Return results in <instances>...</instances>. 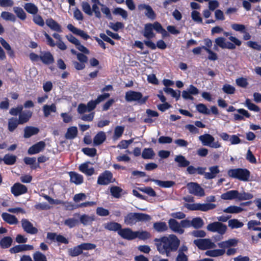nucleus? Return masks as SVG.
Masks as SVG:
<instances>
[{
  "mask_svg": "<svg viewBox=\"0 0 261 261\" xmlns=\"http://www.w3.org/2000/svg\"><path fill=\"white\" fill-rule=\"evenodd\" d=\"M154 241L159 252L161 254H166L169 256L171 251H175L180 244V240L174 234L155 239Z\"/></svg>",
  "mask_w": 261,
  "mask_h": 261,
  "instance_id": "nucleus-1",
  "label": "nucleus"
},
{
  "mask_svg": "<svg viewBox=\"0 0 261 261\" xmlns=\"http://www.w3.org/2000/svg\"><path fill=\"white\" fill-rule=\"evenodd\" d=\"M223 34L225 36L228 37V39L232 43L226 41L225 38L223 37H218L215 40V44L220 47L224 49H234L236 46H240L242 42L239 39L231 35V33L229 32H224Z\"/></svg>",
  "mask_w": 261,
  "mask_h": 261,
  "instance_id": "nucleus-2",
  "label": "nucleus"
},
{
  "mask_svg": "<svg viewBox=\"0 0 261 261\" xmlns=\"http://www.w3.org/2000/svg\"><path fill=\"white\" fill-rule=\"evenodd\" d=\"M151 219L149 215L140 213H130L124 217V223L127 225L132 226L138 222L148 221Z\"/></svg>",
  "mask_w": 261,
  "mask_h": 261,
  "instance_id": "nucleus-3",
  "label": "nucleus"
},
{
  "mask_svg": "<svg viewBox=\"0 0 261 261\" xmlns=\"http://www.w3.org/2000/svg\"><path fill=\"white\" fill-rule=\"evenodd\" d=\"M149 96H143L140 92L129 90L125 93V99L126 101L129 102H137V103L142 105L146 103Z\"/></svg>",
  "mask_w": 261,
  "mask_h": 261,
  "instance_id": "nucleus-4",
  "label": "nucleus"
},
{
  "mask_svg": "<svg viewBox=\"0 0 261 261\" xmlns=\"http://www.w3.org/2000/svg\"><path fill=\"white\" fill-rule=\"evenodd\" d=\"M227 173L229 176L242 181H248L250 176V172L246 169H230L228 171Z\"/></svg>",
  "mask_w": 261,
  "mask_h": 261,
  "instance_id": "nucleus-5",
  "label": "nucleus"
},
{
  "mask_svg": "<svg viewBox=\"0 0 261 261\" xmlns=\"http://www.w3.org/2000/svg\"><path fill=\"white\" fill-rule=\"evenodd\" d=\"M199 140L204 146H209L213 148H220L221 143L218 141H215V138L209 134H204L199 136Z\"/></svg>",
  "mask_w": 261,
  "mask_h": 261,
  "instance_id": "nucleus-6",
  "label": "nucleus"
},
{
  "mask_svg": "<svg viewBox=\"0 0 261 261\" xmlns=\"http://www.w3.org/2000/svg\"><path fill=\"white\" fill-rule=\"evenodd\" d=\"M185 206L188 210L192 211H207L216 207V204L213 203H186Z\"/></svg>",
  "mask_w": 261,
  "mask_h": 261,
  "instance_id": "nucleus-7",
  "label": "nucleus"
},
{
  "mask_svg": "<svg viewBox=\"0 0 261 261\" xmlns=\"http://www.w3.org/2000/svg\"><path fill=\"white\" fill-rule=\"evenodd\" d=\"M194 243L201 250L213 249L216 245L211 240L207 239H198L194 241Z\"/></svg>",
  "mask_w": 261,
  "mask_h": 261,
  "instance_id": "nucleus-8",
  "label": "nucleus"
},
{
  "mask_svg": "<svg viewBox=\"0 0 261 261\" xmlns=\"http://www.w3.org/2000/svg\"><path fill=\"white\" fill-rule=\"evenodd\" d=\"M206 228L210 231L217 232L220 234H224L227 230V226L221 222H215L209 224Z\"/></svg>",
  "mask_w": 261,
  "mask_h": 261,
  "instance_id": "nucleus-9",
  "label": "nucleus"
},
{
  "mask_svg": "<svg viewBox=\"0 0 261 261\" xmlns=\"http://www.w3.org/2000/svg\"><path fill=\"white\" fill-rule=\"evenodd\" d=\"M187 188L190 194L197 196L202 197L205 195L204 190L199 184L196 182H190L187 184Z\"/></svg>",
  "mask_w": 261,
  "mask_h": 261,
  "instance_id": "nucleus-10",
  "label": "nucleus"
},
{
  "mask_svg": "<svg viewBox=\"0 0 261 261\" xmlns=\"http://www.w3.org/2000/svg\"><path fill=\"white\" fill-rule=\"evenodd\" d=\"M158 22H155L153 23H146L144 26V30L142 33L143 35L147 39H150L155 37V34L153 30L155 31V25L158 24Z\"/></svg>",
  "mask_w": 261,
  "mask_h": 261,
  "instance_id": "nucleus-11",
  "label": "nucleus"
},
{
  "mask_svg": "<svg viewBox=\"0 0 261 261\" xmlns=\"http://www.w3.org/2000/svg\"><path fill=\"white\" fill-rule=\"evenodd\" d=\"M21 226L23 230L28 233L35 234L38 232V229L33 224L27 219H22L21 220Z\"/></svg>",
  "mask_w": 261,
  "mask_h": 261,
  "instance_id": "nucleus-12",
  "label": "nucleus"
},
{
  "mask_svg": "<svg viewBox=\"0 0 261 261\" xmlns=\"http://www.w3.org/2000/svg\"><path fill=\"white\" fill-rule=\"evenodd\" d=\"M188 248L186 245L181 246L177 252L175 261H189Z\"/></svg>",
  "mask_w": 261,
  "mask_h": 261,
  "instance_id": "nucleus-13",
  "label": "nucleus"
},
{
  "mask_svg": "<svg viewBox=\"0 0 261 261\" xmlns=\"http://www.w3.org/2000/svg\"><path fill=\"white\" fill-rule=\"evenodd\" d=\"M113 175L109 171H105L99 175L97 179V184L100 185H107L112 182Z\"/></svg>",
  "mask_w": 261,
  "mask_h": 261,
  "instance_id": "nucleus-14",
  "label": "nucleus"
},
{
  "mask_svg": "<svg viewBox=\"0 0 261 261\" xmlns=\"http://www.w3.org/2000/svg\"><path fill=\"white\" fill-rule=\"evenodd\" d=\"M27 191V187L19 182L14 184L11 188V192L15 196L25 194Z\"/></svg>",
  "mask_w": 261,
  "mask_h": 261,
  "instance_id": "nucleus-15",
  "label": "nucleus"
},
{
  "mask_svg": "<svg viewBox=\"0 0 261 261\" xmlns=\"http://www.w3.org/2000/svg\"><path fill=\"white\" fill-rule=\"evenodd\" d=\"M139 10H145V15L151 20H154L156 18V14L152 8L148 5L140 4L138 6Z\"/></svg>",
  "mask_w": 261,
  "mask_h": 261,
  "instance_id": "nucleus-16",
  "label": "nucleus"
},
{
  "mask_svg": "<svg viewBox=\"0 0 261 261\" xmlns=\"http://www.w3.org/2000/svg\"><path fill=\"white\" fill-rule=\"evenodd\" d=\"M74 216L79 217L80 222L84 226L91 225L95 219L94 215H88L86 214L80 215L79 214L76 213L75 214Z\"/></svg>",
  "mask_w": 261,
  "mask_h": 261,
  "instance_id": "nucleus-17",
  "label": "nucleus"
},
{
  "mask_svg": "<svg viewBox=\"0 0 261 261\" xmlns=\"http://www.w3.org/2000/svg\"><path fill=\"white\" fill-rule=\"evenodd\" d=\"M168 225L170 229L175 233L181 234L184 232V229L181 228L180 222L174 219H170L168 221Z\"/></svg>",
  "mask_w": 261,
  "mask_h": 261,
  "instance_id": "nucleus-18",
  "label": "nucleus"
},
{
  "mask_svg": "<svg viewBox=\"0 0 261 261\" xmlns=\"http://www.w3.org/2000/svg\"><path fill=\"white\" fill-rule=\"evenodd\" d=\"M70 181L76 185H80L84 182V177L82 175L73 171L68 172Z\"/></svg>",
  "mask_w": 261,
  "mask_h": 261,
  "instance_id": "nucleus-19",
  "label": "nucleus"
},
{
  "mask_svg": "<svg viewBox=\"0 0 261 261\" xmlns=\"http://www.w3.org/2000/svg\"><path fill=\"white\" fill-rule=\"evenodd\" d=\"M90 162H87L80 165L79 170L87 176H91L94 173V169L90 166Z\"/></svg>",
  "mask_w": 261,
  "mask_h": 261,
  "instance_id": "nucleus-20",
  "label": "nucleus"
},
{
  "mask_svg": "<svg viewBox=\"0 0 261 261\" xmlns=\"http://www.w3.org/2000/svg\"><path fill=\"white\" fill-rule=\"evenodd\" d=\"M119 235L122 238L128 240H134L135 239V231H133L130 228L120 229L118 231Z\"/></svg>",
  "mask_w": 261,
  "mask_h": 261,
  "instance_id": "nucleus-21",
  "label": "nucleus"
},
{
  "mask_svg": "<svg viewBox=\"0 0 261 261\" xmlns=\"http://www.w3.org/2000/svg\"><path fill=\"white\" fill-rule=\"evenodd\" d=\"M45 147V143L43 141H40L30 147L28 149L29 154H34L42 151Z\"/></svg>",
  "mask_w": 261,
  "mask_h": 261,
  "instance_id": "nucleus-22",
  "label": "nucleus"
},
{
  "mask_svg": "<svg viewBox=\"0 0 261 261\" xmlns=\"http://www.w3.org/2000/svg\"><path fill=\"white\" fill-rule=\"evenodd\" d=\"M1 216L3 220L10 225H16L18 223V220L14 215L8 213H3Z\"/></svg>",
  "mask_w": 261,
  "mask_h": 261,
  "instance_id": "nucleus-23",
  "label": "nucleus"
},
{
  "mask_svg": "<svg viewBox=\"0 0 261 261\" xmlns=\"http://www.w3.org/2000/svg\"><path fill=\"white\" fill-rule=\"evenodd\" d=\"M46 24L52 30L62 32L61 26L52 18L47 19L45 21Z\"/></svg>",
  "mask_w": 261,
  "mask_h": 261,
  "instance_id": "nucleus-24",
  "label": "nucleus"
},
{
  "mask_svg": "<svg viewBox=\"0 0 261 261\" xmlns=\"http://www.w3.org/2000/svg\"><path fill=\"white\" fill-rule=\"evenodd\" d=\"M106 139V135L103 132H98L93 139L94 146H98L101 144Z\"/></svg>",
  "mask_w": 261,
  "mask_h": 261,
  "instance_id": "nucleus-25",
  "label": "nucleus"
},
{
  "mask_svg": "<svg viewBox=\"0 0 261 261\" xmlns=\"http://www.w3.org/2000/svg\"><path fill=\"white\" fill-rule=\"evenodd\" d=\"M32 113L30 111H23L19 114L18 121L20 124L28 122L31 117Z\"/></svg>",
  "mask_w": 261,
  "mask_h": 261,
  "instance_id": "nucleus-26",
  "label": "nucleus"
},
{
  "mask_svg": "<svg viewBox=\"0 0 261 261\" xmlns=\"http://www.w3.org/2000/svg\"><path fill=\"white\" fill-rule=\"evenodd\" d=\"M210 172H206L204 173V177L206 179H213L215 178L217 174L220 172L219 167L214 166L209 168Z\"/></svg>",
  "mask_w": 261,
  "mask_h": 261,
  "instance_id": "nucleus-27",
  "label": "nucleus"
},
{
  "mask_svg": "<svg viewBox=\"0 0 261 261\" xmlns=\"http://www.w3.org/2000/svg\"><path fill=\"white\" fill-rule=\"evenodd\" d=\"M238 243V241L235 239H229L228 240L220 242L218 244V246L223 249L229 248L231 246H235Z\"/></svg>",
  "mask_w": 261,
  "mask_h": 261,
  "instance_id": "nucleus-28",
  "label": "nucleus"
},
{
  "mask_svg": "<svg viewBox=\"0 0 261 261\" xmlns=\"http://www.w3.org/2000/svg\"><path fill=\"white\" fill-rule=\"evenodd\" d=\"M221 197L224 200H232L238 199V191L231 190L221 195Z\"/></svg>",
  "mask_w": 261,
  "mask_h": 261,
  "instance_id": "nucleus-29",
  "label": "nucleus"
},
{
  "mask_svg": "<svg viewBox=\"0 0 261 261\" xmlns=\"http://www.w3.org/2000/svg\"><path fill=\"white\" fill-rule=\"evenodd\" d=\"M105 229L110 231H119L121 228V226L120 224L115 222H110L104 224Z\"/></svg>",
  "mask_w": 261,
  "mask_h": 261,
  "instance_id": "nucleus-30",
  "label": "nucleus"
},
{
  "mask_svg": "<svg viewBox=\"0 0 261 261\" xmlns=\"http://www.w3.org/2000/svg\"><path fill=\"white\" fill-rule=\"evenodd\" d=\"M56 111V106L54 103L51 105H45L43 107V111L45 117H48L51 113H55Z\"/></svg>",
  "mask_w": 261,
  "mask_h": 261,
  "instance_id": "nucleus-31",
  "label": "nucleus"
},
{
  "mask_svg": "<svg viewBox=\"0 0 261 261\" xmlns=\"http://www.w3.org/2000/svg\"><path fill=\"white\" fill-rule=\"evenodd\" d=\"M0 43L3 47L7 50L8 55L11 57L15 56L14 52L10 44L2 37H0Z\"/></svg>",
  "mask_w": 261,
  "mask_h": 261,
  "instance_id": "nucleus-32",
  "label": "nucleus"
},
{
  "mask_svg": "<svg viewBox=\"0 0 261 261\" xmlns=\"http://www.w3.org/2000/svg\"><path fill=\"white\" fill-rule=\"evenodd\" d=\"M237 111L239 114H234V119L236 120H242L244 119V117L249 118L250 116V114L245 109H239Z\"/></svg>",
  "mask_w": 261,
  "mask_h": 261,
  "instance_id": "nucleus-33",
  "label": "nucleus"
},
{
  "mask_svg": "<svg viewBox=\"0 0 261 261\" xmlns=\"http://www.w3.org/2000/svg\"><path fill=\"white\" fill-rule=\"evenodd\" d=\"M225 252V249H214L207 250L205 252V255L211 257H218L223 255Z\"/></svg>",
  "mask_w": 261,
  "mask_h": 261,
  "instance_id": "nucleus-34",
  "label": "nucleus"
},
{
  "mask_svg": "<svg viewBox=\"0 0 261 261\" xmlns=\"http://www.w3.org/2000/svg\"><path fill=\"white\" fill-rule=\"evenodd\" d=\"M77 128L76 126L70 127L67 129L65 137L67 139H73L77 136Z\"/></svg>",
  "mask_w": 261,
  "mask_h": 261,
  "instance_id": "nucleus-35",
  "label": "nucleus"
},
{
  "mask_svg": "<svg viewBox=\"0 0 261 261\" xmlns=\"http://www.w3.org/2000/svg\"><path fill=\"white\" fill-rule=\"evenodd\" d=\"M24 137L28 138L39 132V129L33 126H27L24 129Z\"/></svg>",
  "mask_w": 261,
  "mask_h": 261,
  "instance_id": "nucleus-36",
  "label": "nucleus"
},
{
  "mask_svg": "<svg viewBox=\"0 0 261 261\" xmlns=\"http://www.w3.org/2000/svg\"><path fill=\"white\" fill-rule=\"evenodd\" d=\"M24 9L28 13L33 15L36 14L38 12V7L32 3L25 4Z\"/></svg>",
  "mask_w": 261,
  "mask_h": 261,
  "instance_id": "nucleus-37",
  "label": "nucleus"
},
{
  "mask_svg": "<svg viewBox=\"0 0 261 261\" xmlns=\"http://www.w3.org/2000/svg\"><path fill=\"white\" fill-rule=\"evenodd\" d=\"M40 60L46 64H49L53 62L54 58L49 52L42 53L40 55Z\"/></svg>",
  "mask_w": 261,
  "mask_h": 261,
  "instance_id": "nucleus-38",
  "label": "nucleus"
},
{
  "mask_svg": "<svg viewBox=\"0 0 261 261\" xmlns=\"http://www.w3.org/2000/svg\"><path fill=\"white\" fill-rule=\"evenodd\" d=\"M174 160L178 163V166L180 167H186L190 164V162L187 160L185 157L182 155H177Z\"/></svg>",
  "mask_w": 261,
  "mask_h": 261,
  "instance_id": "nucleus-39",
  "label": "nucleus"
},
{
  "mask_svg": "<svg viewBox=\"0 0 261 261\" xmlns=\"http://www.w3.org/2000/svg\"><path fill=\"white\" fill-rule=\"evenodd\" d=\"M17 156L13 154H6L2 161H3L5 164L8 165H12L14 164L16 161Z\"/></svg>",
  "mask_w": 261,
  "mask_h": 261,
  "instance_id": "nucleus-40",
  "label": "nucleus"
},
{
  "mask_svg": "<svg viewBox=\"0 0 261 261\" xmlns=\"http://www.w3.org/2000/svg\"><path fill=\"white\" fill-rule=\"evenodd\" d=\"M150 180L154 182L157 185L163 188H170L174 185L172 181H162L158 179H151Z\"/></svg>",
  "mask_w": 261,
  "mask_h": 261,
  "instance_id": "nucleus-41",
  "label": "nucleus"
},
{
  "mask_svg": "<svg viewBox=\"0 0 261 261\" xmlns=\"http://www.w3.org/2000/svg\"><path fill=\"white\" fill-rule=\"evenodd\" d=\"M243 225V222L236 219H230L228 221V226L231 229L240 228L242 227Z\"/></svg>",
  "mask_w": 261,
  "mask_h": 261,
  "instance_id": "nucleus-42",
  "label": "nucleus"
},
{
  "mask_svg": "<svg viewBox=\"0 0 261 261\" xmlns=\"http://www.w3.org/2000/svg\"><path fill=\"white\" fill-rule=\"evenodd\" d=\"M244 209L240 206L231 205L223 210L225 213L238 214L242 212Z\"/></svg>",
  "mask_w": 261,
  "mask_h": 261,
  "instance_id": "nucleus-43",
  "label": "nucleus"
},
{
  "mask_svg": "<svg viewBox=\"0 0 261 261\" xmlns=\"http://www.w3.org/2000/svg\"><path fill=\"white\" fill-rule=\"evenodd\" d=\"M153 228L158 232H164L168 229V226L165 222H155L153 225Z\"/></svg>",
  "mask_w": 261,
  "mask_h": 261,
  "instance_id": "nucleus-44",
  "label": "nucleus"
},
{
  "mask_svg": "<svg viewBox=\"0 0 261 261\" xmlns=\"http://www.w3.org/2000/svg\"><path fill=\"white\" fill-rule=\"evenodd\" d=\"M18 124L19 122L17 118H11L8 120V129L10 132H12L17 128Z\"/></svg>",
  "mask_w": 261,
  "mask_h": 261,
  "instance_id": "nucleus-45",
  "label": "nucleus"
},
{
  "mask_svg": "<svg viewBox=\"0 0 261 261\" xmlns=\"http://www.w3.org/2000/svg\"><path fill=\"white\" fill-rule=\"evenodd\" d=\"M13 9L18 18L22 20L26 19L27 14L22 8L19 7H14Z\"/></svg>",
  "mask_w": 261,
  "mask_h": 261,
  "instance_id": "nucleus-46",
  "label": "nucleus"
},
{
  "mask_svg": "<svg viewBox=\"0 0 261 261\" xmlns=\"http://www.w3.org/2000/svg\"><path fill=\"white\" fill-rule=\"evenodd\" d=\"M151 237L150 233L147 231H135V239L138 238L140 240H145Z\"/></svg>",
  "mask_w": 261,
  "mask_h": 261,
  "instance_id": "nucleus-47",
  "label": "nucleus"
},
{
  "mask_svg": "<svg viewBox=\"0 0 261 261\" xmlns=\"http://www.w3.org/2000/svg\"><path fill=\"white\" fill-rule=\"evenodd\" d=\"M245 106H246L249 110L258 112L259 111V108L252 103L251 100L249 98H247L245 100V102L244 103Z\"/></svg>",
  "mask_w": 261,
  "mask_h": 261,
  "instance_id": "nucleus-48",
  "label": "nucleus"
},
{
  "mask_svg": "<svg viewBox=\"0 0 261 261\" xmlns=\"http://www.w3.org/2000/svg\"><path fill=\"white\" fill-rule=\"evenodd\" d=\"M1 16L3 19L7 21L15 22L16 20V18L15 15L9 12H2Z\"/></svg>",
  "mask_w": 261,
  "mask_h": 261,
  "instance_id": "nucleus-49",
  "label": "nucleus"
},
{
  "mask_svg": "<svg viewBox=\"0 0 261 261\" xmlns=\"http://www.w3.org/2000/svg\"><path fill=\"white\" fill-rule=\"evenodd\" d=\"M68 252L69 255L71 256H76L82 253V251L80 245H77L73 248H69L68 250Z\"/></svg>",
  "mask_w": 261,
  "mask_h": 261,
  "instance_id": "nucleus-50",
  "label": "nucleus"
},
{
  "mask_svg": "<svg viewBox=\"0 0 261 261\" xmlns=\"http://www.w3.org/2000/svg\"><path fill=\"white\" fill-rule=\"evenodd\" d=\"M163 90L167 94H170L173 97L175 98L176 100H178L180 97V91H177L176 92L173 89L168 87L164 88Z\"/></svg>",
  "mask_w": 261,
  "mask_h": 261,
  "instance_id": "nucleus-51",
  "label": "nucleus"
},
{
  "mask_svg": "<svg viewBox=\"0 0 261 261\" xmlns=\"http://www.w3.org/2000/svg\"><path fill=\"white\" fill-rule=\"evenodd\" d=\"M124 130V126H117L114 129L113 135V139L117 140L121 137Z\"/></svg>",
  "mask_w": 261,
  "mask_h": 261,
  "instance_id": "nucleus-52",
  "label": "nucleus"
},
{
  "mask_svg": "<svg viewBox=\"0 0 261 261\" xmlns=\"http://www.w3.org/2000/svg\"><path fill=\"white\" fill-rule=\"evenodd\" d=\"M12 239L9 237L3 238L0 241V246L3 248H8L12 244Z\"/></svg>",
  "mask_w": 261,
  "mask_h": 261,
  "instance_id": "nucleus-53",
  "label": "nucleus"
},
{
  "mask_svg": "<svg viewBox=\"0 0 261 261\" xmlns=\"http://www.w3.org/2000/svg\"><path fill=\"white\" fill-rule=\"evenodd\" d=\"M79 221L75 218H70L64 221V224L70 228H72L78 225Z\"/></svg>",
  "mask_w": 261,
  "mask_h": 261,
  "instance_id": "nucleus-54",
  "label": "nucleus"
},
{
  "mask_svg": "<svg viewBox=\"0 0 261 261\" xmlns=\"http://www.w3.org/2000/svg\"><path fill=\"white\" fill-rule=\"evenodd\" d=\"M253 196L250 193H247L245 192H242L239 193L238 191V200L240 201L252 199Z\"/></svg>",
  "mask_w": 261,
  "mask_h": 261,
  "instance_id": "nucleus-55",
  "label": "nucleus"
},
{
  "mask_svg": "<svg viewBox=\"0 0 261 261\" xmlns=\"http://www.w3.org/2000/svg\"><path fill=\"white\" fill-rule=\"evenodd\" d=\"M196 110L200 113L210 115L211 111L208 109L206 106L203 103H199L196 106Z\"/></svg>",
  "mask_w": 261,
  "mask_h": 261,
  "instance_id": "nucleus-56",
  "label": "nucleus"
},
{
  "mask_svg": "<svg viewBox=\"0 0 261 261\" xmlns=\"http://www.w3.org/2000/svg\"><path fill=\"white\" fill-rule=\"evenodd\" d=\"M154 155V153L151 148H145L142 153V156L144 159H151Z\"/></svg>",
  "mask_w": 261,
  "mask_h": 261,
  "instance_id": "nucleus-57",
  "label": "nucleus"
},
{
  "mask_svg": "<svg viewBox=\"0 0 261 261\" xmlns=\"http://www.w3.org/2000/svg\"><path fill=\"white\" fill-rule=\"evenodd\" d=\"M113 13L115 15L121 16L124 19H126L127 18L128 14L127 11L122 8H116L114 9Z\"/></svg>",
  "mask_w": 261,
  "mask_h": 261,
  "instance_id": "nucleus-58",
  "label": "nucleus"
},
{
  "mask_svg": "<svg viewBox=\"0 0 261 261\" xmlns=\"http://www.w3.org/2000/svg\"><path fill=\"white\" fill-rule=\"evenodd\" d=\"M191 226L195 228H201L203 225V221L199 217L195 218L191 221Z\"/></svg>",
  "mask_w": 261,
  "mask_h": 261,
  "instance_id": "nucleus-59",
  "label": "nucleus"
},
{
  "mask_svg": "<svg viewBox=\"0 0 261 261\" xmlns=\"http://www.w3.org/2000/svg\"><path fill=\"white\" fill-rule=\"evenodd\" d=\"M122 191L121 188L117 186H113L110 188V192L112 195L117 198L120 197V193Z\"/></svg>",
  "mask_w": 261,
  "mask_h": 261,
  "instance_id": "nucleus-60",
  "label": "nucleus"
},
{
  "mask_svg": "<svg viewBox=\"0 0 261 261\" xmlns=\"http://www.w3.org/2000/svg\"><path fill=\"white\" fill-rule=\"evenodd\" d=\"M191 18L192 20L198 23L202 22V18L200 16V14L199 12L194 10L191 12Z\"/></svg>",
  "mask_w": 261,
  "mask_h": 261,
  "instance_id": "nucleus-61",
  "label": "nucleus"
},
{
  "mask_svg": "<svg viewBox=\"0 0 261 261\" xmlns=\"http://www.w3.org/2000/svg\"><path fill=\"white\" fill-rule=\"evenodd\" d=\"M83 11L87 15H92V11L89 4L86 2H83L81 4Z\"/></svg>",
  "mask_w": 261,
  "mask_h": 261,
  "instance_id": "nucleus-62",
  "label": "nucleus"
},
{
  "mask_svg": "<svg viewBox=\"0 0 261 261\" xmlns=\"http://www.w3.org/2000/svg\"><path fill=\"white\" fill-rule=\"evenodd\" d=\"M222 90L223 92L228 94H232L236 91L235 88L229 84H225L223 86Z\"/></svg>",
  "mask_w": 261,
  "mask_h": 261,
  "instance_id": "nucleus-63",
  "label": "nucleus"
},
{
  "mask_svg": "<svg viewBox=\"0 0 261 261\" xmlns=\"http://www.w3.org/2000/svg\"><path fill=\"white\" fill-rule=\"evenodd\" d=\"M33 258L34 261H47L45 255L39 251L34 254Z\"/></svg>",
  "mask_w": 261,
  "mask_h": 261,
  "instance_id": "nucleus-64",
  "label": "nucleus"
}]
</instances>
